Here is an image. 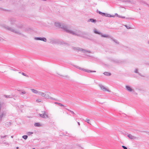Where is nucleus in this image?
<instances>
[{
	"mask_svg": "<svg viewBox=\"0 0 149 149\" xmlns=\"http://www.w3.org/2000/svg\"><path fill=\"white\" fill-rule=\"evenodd\" d=\"M7 136L6 135H5L4 136H1V139L4 138L5 137H6Z\"/></svg>",
	"mask_w": 149,
	"mask_h": 149,
	"instance_id": "35",
	"label": "nucleus"
},
{
	"mask_svg": "<svg viewBox=\"0 0 149 149\" xmlns=\"http://www.w3.org/2000/svg\"><path fill=\"white\" fill-rule=\"evenodd\" d=\"M89 121H90V120L88 119H86V120H85V121L86 122L88 123H89L90 124H91V123H89Z\"/></svg>",
	"mask_w": 149,
	"mask_h": 149,
	"instance_id": "25",
	"label": "nucleus"
},
{
	"mask_svg": "<svg viewBox=\"0 0 149 149\" xmlns=\"http://www.w3.org/2000/svg\"><path fill=\"white\" fill-rule=\"evenodd\" d=\"M6 98H10V95H4V96Z\"/></svg>",
	"mask_w": 149,
	"mask_h": 149,
	"instance_id": "28",
	"label": "nucleus"
},
{
	"mask_svg": "<svg viewBox=\"0 0 149 149\" xmlns=\"http://www.w3.org/2000/svg\"><path fill=\"white\" fill-rule=\"evenodd\" d=\"M17 27H18V28L19 27V28H21V26H20V27H18V26H17Z\"/></svg>",
	"mask_w": 149,
	"mask_h": 149,
	"instance_id": "43",
	"label": "nucleus"
},
{
	"mask_svg": "<svg viewBox=\"0 0 149 149\" xmlns=\"http://www.w3.org/2000/svg\"><path fill=\"white\" fill-rule=\"evenodd\" d=\"M86 69H83V68H82L81 69V70H82V71H85L86 72Z\"/></svg>",
	"mask_w": 149,
	"mask_h": 149,
	"instance_id": "37",
	"label": "nucleus"
},
{
	"mask_svg": "<svg viewBox=\"0 0 149 149\" xmlns=\"http://www.w3.org/2000/svg\"><path fill=\"white\" fill-rule=\"evenodd\" d=\"M122 148H123L124 149H127V148L126 147H125V146H122Z\"/></svg>",
	"mask_w": 149,
	"mask_h": 149,
	"instance_id": "33",
	"label": "nucleus"
},
{
	"mask_svg": "<svg viewBox=\"0 0 149 149\" xmlns=\"http://www.w3.org/2000/svg\"><path fill=\"white\" fill-rule=\"evenodd\" d=\"M72 49L77 52L80 51L82 52L85 53L86 55H87V53H91V52L90 51H87L85 49H84L81 48L76 47H72Z\"/></svg>",
	"mask_w": 149,
	"mask_h": 149,
	"instance_id": "2",
	"label": "nucleus"
},
{
	"mask_svg": "<svg viewBox=\"0 0 149 149\" xmlns=\"http://www.w3.org/2000/svg\"><path fill=\"white\" fill-rule=\"evenodd\" d=\"M22 74L24 76H26V75L23 72L22 73Z\"/></svg>",
	"mask_w": 149,
	"mask_h": 149,
	"instance_id": "38",
	"label": "nucleus"
},
{
	"mask_svg": "<svg viewBox=\"0 0 149 149\" xmlns=\"http://www.w3.org/2000/svg\"><path fill=\"white\" fill-rule=\"evenodd\" d=\"M50 93L47 92L45 93L41 91H39L38 94L41 96L45 97L46 99H51V97L49 96Z\"/></svg>",
	"mask_w": 149,
	"mask_h": 149,
	"instance_id": "3",
	"label": "nucleus"
},
{
	"mask_svg": "<svg viewBox=\"0 0 149 149\" xmlns=\"http://www.w3.org/2000/svg\"><path fill=\"white\" fill-rule=\"evenodd\" d=\"M26 92L24 91H22L21 93H20L21 95H23L26 94Z\"/></svg>",
	"mask_w": 149,
	"mask_h": 149,
	"instance_id": "24",
	"label": "nucleus"
},
{
	"mask_svg": "<svg viewBox=\"0 0 149 149\" xmlns=\"http://www.w3.org/2000/svg\"><path fill=\"white\" fill-rule=\"evenodd\" d=\"M34 39L36 40H40L45 42H46L47 41V39L45 38L35 37Z\"/></svg>",
	"mask_w": 149,
	"mask_h": 149,
	"instance_id": "10",
	"label": "nucleus"
},
{
	"mask_svg": "<svg viewBox=\"0 0 149 149\" xmlns=\"http://www.w3.org/2000/svg\"><path fill=\"white\" fill-rule=\"evenodd\" d=\"M36 102H41V100L39 99H38L36 100Z\"/></svg>",
	"mask_w": 149,
	"mask_h": 149,
	"instance_id": "26",
	"label": "nucleus"
},
{
	"mask_svg": "<svg viewBox=\"0 0 149 149\" xmlns=\"http://www.w3.org/2000/svg\"><path fill=\"white\" fill-rule=\"evenodd\" d=\"M31 90L33 93H35V94H38H38L39 92L36 90L33 89H31Z\"/></svg>",
	"mask_w": 149,
	"mask_h": 149,
	"instance_id": "12",
	"label": "nucleus"
},
{
	"mask_svg": "<svg viewBox=\"0 0 149 149\" xmlns=\"http://www.w3.org/2000/svg\"><path fill=\"white\" fill-rule=\"evenodd\" d=\"M22 138L26 140L28 136L27 135H24L22 136Z\"/></svg>",
	"mask_w": 149,
	"mask_h": 149,
	"instance_id": "23",
	"label": "nucleus"
},
{
	"mask_svg": "<svg viewBox=\"0 0 149 149\" xmlns=\"http://www.w3.org/2000/svg\"><path fill=\"white\" fill-rule=\"evenodd\" d=\"M48 23L50 25H52L53 24V23L52 22H51L50 21H49Z\"/></svg>",
	"mask_w": 149,
	"mask_h": 149,
	"instance_id": "31",
	"label": "nucleus"
},
{
	"mask_svg": "<svg viewBox=\"0 0 149 149\" xmlns=\"http://www.w3.org/2000/svg\"><path fill=\"white\" fill-rule=\"evenodd\" d=\"M55 25L56 27L63 29L67 32L74 35L84 37L86 35L85 33L79 30L72 31L70 29L64 24L63 23L61 24L59 22H55Z\"/></svg>",
	"mask_w": 149,
	"mask_h": 149,
	"instance_id": "1",
	"label": "nucleus"
},
{
	"mask_svg": "<svg viewBox=\"0 0 149 149\" xmlns=\"http://www.w3.org/2000/svg\"><path fill=\"white\" fill-rule=\"evenodd\" d=\"M75 67H76V68H78V69H79V70H81V68H80V67H79V66H75Z\"/></svg>",
	"mask_w": 149,
	"mask_h": 149,
	"instance_id": "32",
	"label": "nucleus"
},
{
	"mask_svg": "<svg viewBox=\"0 0 149 149\" xmlns=\"http://www.w3.org/2000/svg\"><path fill=\"white\" fill-rule=\"evenodd\" d=\"M6 144L7 145H8V143H6Z\"/></svg>",
	"mask_w": 149,
	"mask_h": 149,
	"instance_id": "44",
	"label": "nucleus"
},
{
	"mask_svg": "<svg viewBox=\"0 0 149 149\" xmlns=\"http://www.w3.org/2000/svg\"><path fill=\"white\" fill-rule=\"evenodd\" d=\"M87 22H92L95 23L96 22V20L93 19H90L88 20Z\"/></svg>",
	"mask_w": 149,
	"mask_h": 149,
	"instance_id": "14",
	"label": "nucleus"
},
{
	"mask_svg": "<svg viewBox=\"0 0 149 149\" xmlns=\"http://www.w3.org/2000/svg\"><path fill=\"white\" fill-rule=\"evenodd\" d=\"M4 27L8 30L10 31H11L19 35L21 34V32L19 30H17V29H14L13 28L9 27V26H4Z\"/></svg>",
	"mask_w": 149,
	"mask_h": 149,
	"instance_id": "4",
	"label": "nucleus"
},
{
	"mask_svg": "<svg viewBox=\"0 0 149 149\" xmlns=\"http://www.w3.org/2000/svg\"><path fill=\"white\" fill-rule=\"evenodd\" d=\"M104 74L105 75L108 76L111 75V73L107 72H105L104 73Z\"/></svg>",
	"mask_w": 149,
	"mask_h": 149,
	"instance_id": "16",
	"label": "nucleus"
},
{
	"mask_svg": "<svg viewBox=\"0 0 149 149\" xmlns=\"http://www.w3.org/2000/svg\"><path fill=\"white\" fill-rule=\"evenodd\" d=\"M86 72H88V73H90L91 72H96V71H93L89 70H86Z\"/></svg>",
	"mask_w": 149,
	"mask_h": 149,
	"instance_id": "19",
	"label": "nucleus"
},
{
	"mask_svg": "<svg viewBox=\"0 0 149 149\" xmlns=\"http://www.w3.org/2000/svg\"><path fill=\"white\" fill-rule=\"evenodd\" d=\"M127 136L129 139L131 140H135L138 139V138L137 137L135 136H133L131 134H128L127 135Z\"/></svg>",
	"mask_w": 149,
	"mask_h": 149,
	"instance_id": "8",
	"label": "nucleus"
},
{
	"mask_svg": "<svg viewBox=\"0 0 149 149\" xmlns=\"http://www.w3.org/2000/svg\"><path fill=\"white\" fill-rule=\"evenodd\" d=\"M99 87H100L101 89L104 91H107L109 92H110L111 91L109 90L107 88H106L102 84H100L99 85Z\"/></svg>",
	"mask_w": 149,
	"mask_h": 149,
	"instance_id": "6",
	"label": "nucleus"
},
{
	"mask_svg": "<svg viewBox=\"0 0 149 149\" xmlns=\"http://www.w3.org/2000/svg\"><path fill=\"white\" fill-rule=\"evenodd\" d=\"M134 72L135 73H138V74L139 75H140V76H141L144 77L143 76V75H141L140 73H139V72H138V68H136L135 69V70L134 71Z\"/></svg>",
	"mask_w": 149,
	"mask_h": 149,
	"instance_id": "13",
	"label": "nucleus"
},
{
	"mask_svg": "<svg viewBox=\"0 0 149 149\" xmlns=\"http://www.w3.org/2000/svg\"><path fill=\"white\" fill-rule=\"evenodd\" d=\"M94 33L96 34H101V33L97 31L96 29H95L94 30Z\"/></svg>",
	"mask_w": 149,
	"mask_h": 149,
	"instance_id": "15",
	"label": "nucleus"
},
{
	"mask_svg": "<svg viewBox=\"0 0 149 149\" xmlns=\"http://www.w3.org/2000/svg\"><path fill=\"white\" fill-rule=\"evenodd\" d=\"M111 40L113 41L114 42H115L116 43V44H118L119 43L118 42V41L115 39H113V38H112L111 37Z\"/></svg>",
	"mask_w": 149,
	"mask_h": 149,
	"instance_id": "18",
	"label": "nucleus"
},
{
	"mask_svg": "<svg viewBox=\"0 0 149 149\" xmlns=\"http://www.w3.org/2000/svg\"><path fill=\"white\" fill-rule=\"evenodd\" d=\"M56 103L58 104V105H59V106H64V105L61 103Z\"/></svg>",
	"mask_w": 149,
	"mask_h": 149,
	"instance_id": "27",
	"label": "nucleus"
},
{
	"mask_svg": "<svg viewBox=\"0 0 149 149\" xmlns=\"http://www.w3.org/2000/svg\"><path fill=\"white\" fill-rule=\"evenodd\" d=\"M4 40L2 38H1L0 37V42H3Z\"/></svg>",
	"mask_w": 149,
	"mask_h": 149,
	"instance_id": "30",
	"label": "nucleus"
},
{
	"mask_svg": "<svg viewBox=\"0 0 149 149\" xmlns=\"http://www.w3.org/2000/svg\"><path fill=\"white\" fill-rule=\"evenodd\" d=\"M115 15H116L118 17V16H119L117 13H115Z\"/></svg>",
	"mask_w": 149,
	"mask_h": 149,
	"instance_id": "40",
	"label": "nucleus"
},
{
	"mask_svg": "<svg viewBox=\"0 0 149 149\" xmlns=\"http://www.w3.org/2000/svg\"><path fill=\"white\" fill-rule=\"evenodd\" d=\"M42 113L41 114H39L40 117L44 118H46L49 117L48 116L47 114L46 113V112L45 111H42Z\"/></svg>",
	"mask_w": 149,
	"mask_h": 149,
	"instance_id": "5",
	"label": "nucleus"
},
{
	"mask_svg": "<svg viewBox=\"0 0 149 149\" xmlns=\"http://www.w3.org/2000/svg\"><path fill=\"white\" fill-rule=\"evenodd\" d=\"M100 34L101 35V37H102L107 38H111V37L108 35L106 34H102L101 33Z\"/></svg>",
	"mask_w": 149,
	"mask_h": 149,
	"instance_id": "11",
	"label": "nucleus"
},
{
	"mask_svg": "<svg viewBox=\"0 0 149 149\" xmlns=\"http://www.w3.org/2000/svg\"><path fill=\"white\" fill-rule=\"evenodd\" d=\"M78 123V125H80V123H79V122H78V123Z\"/></svg>",
	"mask_w": 149,
	"mask_h": 149,
	"instance_id": "41",
	"label": "nucleus"
},
{
	"mask_svg": "<svg viewBox=\"0 0 149 149\" xmlns=\"http://www.w3.org/2000/svg\"><path fill=\"white\" fill-rule=\"evenodd\" d=\"M124 2H127V3H130L131 4H134V3L132 1H131L130 0H127L126 1H124Z\"/></svg>",
	"mask_w": 149,
	"mask_h": 149,
	"instance_id": "20",
	"label": "nucleus"
},
{
	"mask_svg": "<svg viewBox=\"0 0 149 149\" xmlns=\"http://www.w3.org/2000/svg\"><path fill=\"white\" fill-rule=\"evenodd\" d=\"M68 136H71V135L70 134H68V135H67Z\"/></svg>",
	"mask_w": 149,
	"mask_h": 149,
	"instance_id": "42",
	"label": "nucleus"
},
{
	"mask_svg": "<svg viewBox=\"0 0 149 149\" xmlns=\"http://www.w3.org/2000/svg\"><path fill=\"white\" fill-rule=\"evenodd\" d=\"M11 137L12 138H13V136H11Z\"/></svg>",
	"mask_w": 149,
	"mask_h": 149,
	"instance_id": "45",
	"label": "nucleus"
},
{
	"mask_svg": "<svg viewBox=\"0 0 149 149\" xmlns=\"http://www.w3.org/2000/svg\"><path fill=\"white\" fill-rule=\"evenodd\" d=\"M34 125L35 127H40L41 126V125L39 123H36L34 124Z\"/></svg>",
	"mask_w": 149,
	"mask_h": 149,
	"instance_id": "17",
	"label": "nucleus"
},
{
	"mask_svg": "<svg viewBox=\"0 0 149 149\" xmlns=\"http://www.w3.org/2000/svg\"><path fill=\"white\" fill-rule=\"evenodd\" d=\"M33 134V132H26V134L28 135H30Z\"/></svg>",
	"mask_w": 149,
	"mask_h": 149,
	"instance_id": "21",
	"label": "nucleus"
},
{
	"mask_svg": "<svg viewBox=\"0 0 149 149\" xmlns=\"http://www.w3.org/2000/svg\"><path fill=\"white\" fill-rule=\"evenodd\" d=\"M126 19H132L131 18H126Z\"/></svg>",
	"mask_w": 149,
	"mask_h": 149,
	"instance_id": "39",
	"label": "nucleus"
},
{
	"mask_svg": "<svg viewBox=\"0 0 149 149\" xmlns=\"http://www.w3.org/2000/svg\"><path fill=\"white\" fill-rule=\"evenodd\" d=\"M118 17H120V18H125V17L122 16H121L120 15H119V16H118Z\"/></svg>",
	"mask_w": 149,
	"mask_h": 149,
	"instance_id": "34",
	"label": "nucleus"
},
{
	"mask_svg": "<svg viewBox=\"0 0 149 149\" xmlns=\"http://www.w3.org/2000/svg\"><path fill=\"white\" fill-rule=\"evenodd\" d=\"M125 88L126 90L130 92H133L134 91V89H132L130 86L127 85L125 86Z\"/></svg>",
	"mask_w": 149,
	"mask_h": 149,
	"instance_id": "9",
	"label": "nucleus"
},
{
	"mask_svg": "<svg viewBox=\"0 0 149 149\" xmlns=\"http://www.w3.org/2000/svg\"><path fill=\"white\" fill-rule=\"evenodd\" d=\"M125 26L128 29H131V28L130 27L127 26L126 25H125Z\"/></svg>",
	"mask_w": 149,
	"mask_h": 149,
	"instance_id": "29",
	"label": "nucleus"
},
{
	"mask_svg": "<svg viewBox=\"0 0 149 149\" xmlns=\"http://www.w3.org/2000/svg\"><path fill=\"white\" fill-rule=\"evenodd\" d=\"M99 13L101 15H102L103 16H104L105 17H114V16H112V15H111L110 14L105 13H102L100 11H99Z\"/></svg>",
	"mask_w": 149,
	"mask_h": 149,
	"instance_id": "7",
	"label": "nucleus"
},
{
	"mask_svg": "<svg viewBox=\"0 0 149 149\" xmlns=\"http://www.w3.org/2000/svg\"><path fill=\"white\" fill-rule=\"evenodd\" d=\"M68 110L69 111H70V112H71V113H72V114H75V113L73 111H71V110Z\"/></svg>",
	"mask_w": 149,
	"mask_h": 149,
	"instance_id": "36",
	"label": "nucleus"
},
{
	"mask_svg": "<svg viewBox=\"0 0 149 149\" xmlns=\"http://www.w3.org/2000/svg\"><path fill=\"white\" fill-rule=\"evenodd\" d=\"M140 3L141 4H144L145 3V2L142 0H140L139 1Z\"/></svg>",
	"mask_w": 149,
	"mask_h": 149,
	"instance_id": "22",
	"label": "nucleus"
}]
</instances>
